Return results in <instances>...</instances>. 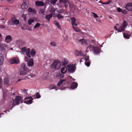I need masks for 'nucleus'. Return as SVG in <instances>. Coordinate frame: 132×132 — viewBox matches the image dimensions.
I'll return each instance as SVG.
<instances>
[{"label": "nucleus", "instance_id": "57", "mask_svg": "<svg viewBox=\"0 0 132 132\" xmlns=\"http://www.w3.org/2000/svg\"><path fill=\"white\" fill-rule=\"evenodd\" d=\"M2 81H1V80L0 79V88L1 87V85L2 84Z\"/></svg>", "mask_w": 132, "mask_h": 132}, {"label": "nucleus", "instance_id": "49", "mask_svg": "<svg viewBox=\"0 0 132 132\" xmlns=\"http://www.w3.org/2000/svg\"><path fill=\"white\" fill-rule=\"evenodd\" d=\"M0 28L4 29L6 28V26L4 25H0Z\"/></svg>", "mask_w": 132, "mask_h": 132}, {"label": "nucleus", "instance_id": "45", "mask_svg": "<svg viewBox=\"0 0 132 132\" xmlns=\"http://www.w3.org/2000/svg\"><path fill=\"white\" fill-rule=\"evenodd\" d=\"M30 99H30H33V98H32V97H31V96L27 97H26L25 98V99Z\"/></svg>", "mask_w": 132, "mask_h": 132}, {"label": "nucleus", "instance_id": "3", "mask_svg": "<svg viewBox=\"0 0 132 132\" xmlns=\"http://www.w3.org/2000/svg\"><path fill=\"white\" fill-rule=\"evenodd\" d=\"M29 3L28 0H24L23 3L21 5V8L24 10L27 9Z\"/></svg>", "mask_w": 132, "mask_h": 132}, {"label": "nucleus", "instance_id": "16", "mask_svg": "<svg viewBox=\"0 0 132 132\" xmlns=\"http://www.w3.org/2000/svg\"><path fill=\"white\" fill-rule=\"evenodd\" d=\"M44 3L42 2L41 1H36V5L38 6H44Z\"/></svg>", "mask_w": 132, "mask_h": 132}, {"label": "nucleus", "instance_id": "47", "mask_svg": "<svg viewBox=\"0 0 132 132\" xmlns=\"http://www.w3.org/2000/svg\"><path fill=\"white\" fill-rule=\"evenodd\" d=\"M122 13L124 14H126L127 13V11L126 10H123L122 11Z\"/></svg>", "mask_w": 132, "mask_h": 132}, {"label": "nucleus", "instance_id": "4", "mask_svg": "<svg viewBox=\"0 0 132 132\" xmlns=\"http://www.w3.org/2000/svg\"><path fill=\"white\" fill-rule=\"evenodd\" d=\"M14 100L15 104L16 105L19 104L20 103H22V98L20 96H16Z\"/></svg>", "mask_w": 132, "mask_h": 132}, {"label": "nucleus", "instance_id": "27", "mask_svg": "<svg viewBox=\"0 0 132 132\" xmlns=\"http://www.w3.org/2000/svg\"><path fill=\"white\" fill-rule=\"evenodd\" d=\"M34 21V19H30L28 20V23L29 25H30Z\"/></svg>", "mask_w": 132, "mask_h": 132}, {"label": "nucleus", "instance_id": "15", "mask_svg": "<svg viewBox=\"0 0 132 132\" xmlns=\"http://www.w3.org/2000/svg\"><path fill=\"white\" fill-rule=\"evenodd\" d=\"M7 47V45L5 44H0V49L1 51H4Z\"/></svg>", "mask_w": 132, "mask_h": 132}, {"label": "nucleus", "instance_id": "6", "mask_svg": "<svg viewBox=\"0 0 132 132\" xmlns=\"http://www.w3.org/2000/svg\"><path fill=\"white\" fill-rule=\"evenodd\" d=\"M92 49L93 51L95 54L99 53H100V49L98 47L93 46Z\"/></svg>", "mask_w": 132, "mask_h": 132}, {"label": "nucleus", "instance_id": "11", "mask_svg": "<svg viewBox=\"0 0 132 132\" xmlns=\"http://www.w3.org/2000/svg\"><path fill=\"white\" fill-rule=\"evenodd\" d=\"M68 71L70 73H73L74 72L75 69L73 65H68Z\"/></svg>", "mask_w": 132, "mask_h": 132}, {"label": "nucleus", "instance_id": "55", "mask_svg": "<svg viewBox=\"0 0 132 132\" xmlns=\"http://www.w3.org/2000/svg\"><path fill=\"white\" fill-rule=\"evenodd\" d=\"M24 79H19L17 81V82H18V81H20L21 80H24Z\"/></svg>", "mask_w": 132, "mask_h": 132}, {"label": "nucleus", "instance_id": "18", "mask_svg": "<svg viewBox=\"0 0 132 132\" xmlns=\"http://www.w3.org/2000/svg\"><path fill=\"white\" fill-rule=\"evenodd\" d=\"M12 40L11 37L10 35L7 36L5 38V40L7 42L9 43Z\"/></svg>", "mask_w": 132, "mask_h": 132}, {"label": "nucleus", "instance_id": "32", "mask_svg": "<svg viewBox=\"0 0 132 132\" xmlns=\"http://www.w3.org/2000/svg\"><path fill=\"white\" fill-rule=\"evenodd\" d=\"M27 50V49H26V47H23L21 49V51L23 54L25 53Z\"/></svg>", "mask_w": 132, "mask_h": 132}, {"label": "nucleus", "instance_id": "23", "mask_svg": "<svg viewBox=\"0 0 132 132\" xmlns=\"http://www.w3.org/2000/svg\"><path fill=\"white\" fill-rule=\"evenodd\" d=\"M79 42L81 43V44L82 45H86L87 44V41L86 40L84 39H80L79 40Z\"/></svg>", "mask_w": 132, "mask_h": 132}, {"label": "nucleus", "instance_id": "14", "mask_svg": "<svg viewBox=\"0 0 132 132\" xmlns=\"http://www.w3.org/2000/svg\"><path fill=\"white\" fill-rule=\"evenodd\" d=\"M27 65L28 67H32L34 65V62L32 59H30L29 61L28 62Z\"/></svg>", "mask_w": 132, "mask_h": 132}, {"label": "nucleus", "instance_id": "40", "mask_svg": "<svg viewBox=\"0 0 132 132\" xmlns=\"http://www.w3.org/2000/svg\"><path fill=\"white\" fill-rule=\"evenodd\" d=\"M45 11V9H40L39 11V13L41 14H43L44 13Z\"/></svg>", "mask_w": 132, "mask_h": 132}, {"label": "nucleus", "instance_id": "36", "mask_svg": "<svg viewBox=\"0 0 132 132\" xmlns=\"http://www.w3.org/2000/svg\"><path fill=\"white\" fill-rule=\"evenodd\" d=\"M68 63V61L67 60L64 59L63 63L62 65L65 66Z\"/></svg>", "mask_w": 132, "mask_h": 132}, {"label": "nucleus", "instance_id": "56", "mask_svg": "<svg viewBox=\"0 0 132 132\" xmlns=\"http://www.w3.org/2000/svg\"><path fill=\"white\" fill-rule=\"evenodd\" d=\"M114 28L116 30H118V29H117V27L116 26L114 27Z\"/></svg>", "mask_w": 132, "mask_h": 132}, {"label": "nucleus", "instance_id": "51", "mask_svg": "<svg viewBox=\"0 0 132 132\" xmlns=\"http://www.w3.org/2000/svg\"><path fill=\"white\" fill-rule=\"evenodd\" d=\"M22 90L23 92L24 93H26L28 91V90H27L25 89H22Z\"/></svg>", "mask_w": 132, "mask_h": 132}, {"label": "nucleus", "instance_id": "48", "mask_svg": "<svg viewBox=\"0 0 132 132\" xmlns=\"http://www.w3.org/2000/svg\"><path fill=\"white\" fill-rule=\"evenodd\" d=\"M117 11L118 12H122V9L120 8H118L117 9Z\"/></svg>", "mask_w": 132, "mask_h": 132}, {"label": "nucleus", "instance_id": "44", "mask_svg": "<svg viewBox=\"0 0 132 132\" xmlns=\"http://www.w3.org/2000/svg\"><path fill=\"white\" fill-rule=\"evenodd\" d=\"M55 11V10L54 9H52L50 11L51 14H52Z\"/></svg>", "mask_w": 132, "mask_h": 132}, {"label": "nucleus", "instance_id": "24", "mask_svg": "<svg viewBox=\"0 0 132 132\" xmlns=\"http://www.w3.org/2000/svg\"><path fill=\"white\" fill-rule=\"evenodd\" d=\"M53 15V14H50L49 15H46L45 18L47 19L48 21L49 22L50 21V19L52 17Z\"/></svg>", "mask_w": 132, "mask_h": 132}, {"label": "nucleus", "instance_id": "2", "mask_svg": "<svg viewBox=\"0 0 132 132\" xmlns=\"http://www.w3.org/2000/svg\"><path fill=\"white\" fill-rule=\"evenodd\" d=\"M61 64L58 60H56L54 61L53 64L51 65L52 68L55 69H58L60 68Z\"/></svg>", "mask_w": 132, "mask_h": 132}, {"label": "nucleus", "instance_id": "35", "mask_svg": "<svg viewBox=\"0 0 132 132\" xmlns=\"http://www.w3.org/2000/svg\"><path fill=\"white\" fill-rule=\"evenodd\" d=\"M64 80H60L57 84V86H59Z\"/></svg>", "mask_w": 132, "mask_h": 132}, {"label": "nucleus", "instance_id": "19", "mask_svg": "<svg viewBox=\"0 0 132 132\" xmlns=\"http://www.w3.org/2000/svg\"><path fill=\"white\" fill-rule=\"evenodd\" d=\"M67 70V68L66 67H64L61 69V72L62 73L64 74L65 73Z\"/></svg>", "mask_w": 132, "mask_h": 132}, {"label": "nucleus", "instance_id": "54", "mask_svg": "<svg viewBox=\"0 0 132 132\" xmlns=\"http://www.w3.org/2000/svg\"><path fill=\"white\" fill-rule=\"evenodd\" d=\"M56 88H57L56 87V86H54V87H53L52 88V89H56Z\"/></svg>", "mask_w": 132, "mask_h": 132}, {"label": "nucleus", "instance_id": "38", "mask_svg": "<svg viewBox=\"0 0 132 132\" xmlns=\"http://www.w3.org/2000/svg\"><path fill=\"white\" fill-rule=\"evenodd\" d=\"M50 44L52 46H56V44L55 42H53L50 43Z\"/></svg>", "mask_w": 132, "mask_h": 132}, {"label": "nucleus", "instance_id": "41", "mask_svg": "<svg viewBox=\"0 0 132 132\" xmlns=\"http://www.w3.org/2000/svg\"><path fill=\"white\" fill-rule=\"evenodd\" d=\"M40 25V24L39 23H37L34 26V28L35 29L39 27Z\"/></svg>", "mask_w": 132, "mask_h": 132}, {"label": "nucleus", "instance_id": "12", "mask_svg": "<svg viewBox=\"0 0 132 132\" xmlns=\"http://www.w3.org/2000/svg\"><path fill=\"white\" fill-rule=\"evenodd\" d=\"M15 100L13 99L10 102L9 106L10 108H11V110H12V109L13 108V106L15 105L16 104H15Z\"/></svg>", "mask_w": 132, "mask_h": 132}, {"label": "nucleus", "instance_id": "62", "mask_svg": "<svg viewBox=\"0 0 132 132\" xmlns=\"http://www.w3.org/2000/svg\"><path fill=\"white\" fill-rule=\"evenodd\" d=\"M109 18H110V19H112V18L111 17V16H109Z\"/></svg>", "mask_w": 132, "mask_h": 132}, {"label": "nucleus", "instance_id": "17", "mask_svg": "<svg viewBox=\"0 0 132 132\" xmlns=\"http://www.w3.org/2000/svg\"><path fill=\"white\" fill-rule=\"evenodd\" d=\"M57 0H46V2H45V4H46L47 3L50 2V3L53 4V5H55L56 3L57 2Z\"/></svg>", "mask_w": 132, "mask_h": 132}, {"label": "nucleus", "instance_id": "29", "mask_svg": "<svg viewBox=\"0 0 132 132\" xmlns=\"http://www.w3.org/2000/svg\"><path fill=\"white\" fill-rule=\"evenodd\" d=\"M36 53V52L35 51L34 49H32L31 51L30 52V54L32 56H34L35 54Z\"/></svg>", "mask_w": 132, "mask_h": 132}, {"label": "nucleus", "instance_id": "9", "mask_svg": "<svg viewBox=\"0 0 132 132\" xmlns=\"http://www.w3.org/2000/svg\"><path fill=\"white\" fill-rule=\"evenodd\" d=\"M126 8L129 11H132V3H129L126 6Z\"/></svg>", "mask_w": 132, "mask_h": 132}, {"label": "nucleus", "instance_id": "1", "mask_svg": "<svg viewBox=\"0 0 132 132\" xmlns=\"http://www.w3.org/2000/svg\"><path fill=\"white\" fill-rule=\"evenodd\" d=\"M30 71L29 69L26 67L25 65L23 63L21 65V67L19 70L20 74V75H23L27 74L28 76L30 75Z\"/></svg>", "mask_w": 132, "mask_h": 132}, {"label": "nucleus", "instance_id": "22", "mask_svg": "<svg viewBox=\"0 0 132 132\" xmlns=\"http://www.w3.org/2000/svg\"><path fill=\"white\" fill-rule=\"evenodd\" d=\"M30 50L29 48L27 49V50L26 52V55L29 57L30 58L31 57L30 54Z\"/></svg>", "mask_w": 132, "mask_h": 132}, {"label": "nucleus", "instance_id": "46", "mask_svg": "<svg viewBox=\"0 0 132 132\" xmlns=\"http://www.w3.org/2000/svg\"><path fill=\"white\" fill-rule=\"evenodd\" d=\"M37 94L36 95V97L38 98H40V95L39 94H38V93H37Z\"/></svg>", "mask_w": 132, "mask_h": 132}, {"label": "nucleus", "instance_id": "8", "mask_svg": "<svg viewBox=\"0 0 132 132\" xmlns=\"http://www.w3.org/2000/svg\"><path fill=\"white\" fill-rule=\"evenodd\" d=\"M75 53L76 55L78 56H86L82 52L78 50L75 51Z\"/></svg>", "mask_w": 132, "mask_h": 132}, {"label": "nucleus", "instance_id": "21", "mask_svg": "<svg viewBox=\"0 0 132 132\" xmlns=\"http://www.w3.org/2000/svg\"><path fill=\"white\" fill-rule=\"evenodd\" d=\"M28 11L29 12H32L33 14H35L36 13V12L35 9H32L31 8H29L28 9Z\"/></svg>", "mask_w": 132, "mask_h": 132}, {"label": "nucleus", "instance_id": "30", "mask_svg": "<svg viewBox=\"0 0 132 132\" xmlns=\"http://www.w3.org/2000/svg\"><path fill=\"white\" fill-rule=\"evenodd\" d=\"M54 24L59 29H60L61 28V26L59 24L58 22H57L56 21H54Z\"/></svg>", "mask_w": 132, "mask_h": 132}, {"label": "nucleus", "instance_id": "63", "mask_svg": "<svg viewBox=\"0 0 132 132\" xmlns=\"http://www.w3.org/2000/svg\"><path fill=\"white\" fill-rule=\"evenodd\" d=\"M116 25H117H117L118 26V25H119V24H117Z\"/></svg>", "mask_w": 132, "mask_h": 132}, {"label": "nucleus", "instance_id": "43", "mask_svg": "<svg viewBox=\"0 0 132 132\" xmlns=\"http://www.w3.org/2000/svg\"><path fill=\"white\" fill-rule=\"evenodd\" d=\"M85 65L88 67H89L90 66V62H85Z\"/></svg>", "mask_w": 132, "mask_h": 132}, {"label": "nucleus", "instance_id": "58", "mask_svg": "<svg viewBox=\"0 0 132 132\" xmlns=\"http://www.w3.org/2000/svg\"><path fill=\"white\" fill-rule=\"evenodd\" d=\"M109 3V2H107V3H104V4H108Z\"/></svg>", "mask_w": 132, "mask_h": 132}, {"label": "nucleus", "instance_id": "50", "mask_svg": "<svg viewBox=\"0 0 132 132\" xmlns=\"http://www.w3.org/2000/svg\"><path fill=\"white\" fill-rule=\"evenodd\" d=\"M89 56H87L85 57V59L86 61H87L88 60H89Z\"/></svg>", "mask_w": 132, "mask_h": 132}, {"label": "nucleus", "instance_id": "33", "mask_svg": "<svg viewBox=\"0 0 132 132\" xmlns=\"http://www.w3.org/2000/svg\"><path fill=\"white\" fill-rule=\"evenodd\" d=\"M68 4H69V8L70 9H73L74 7V5L72 3H70L69 2Z\"/></svg>", "mask_w": 132, "mask_h": 132}, {"label": "nucleus", "instance_id": "61", "mask_svg": "<svg viewBox=\"0 0 132 132\" xmlns=\"http://www.w3.org/2000/svg\"><path fill=\"white\" fill-rule=\"evenodd\" d=\"M99 2V3H102V2L101 1H100Z\"/></svg>", "mask_w": 132, "mask_h": 132}, {"label": "nucleus", "instance_id": "59", "mask_svg": "<svg viewBox=\"0 0 132 132\" xmlns=\"http://www.w3.org/2000/svg\"><path fill=\"white\" fill-rule=\"evenodd\" d=\"M82 59H81L80 60V63H81V62H82Z\"/></svg>", "mask_w": 132, "mask_h": 132}, {"label": "nucleus", "instance_id": "52", "mask_svg": "<svg viewBox=\"0 0 132 132\" xmlns=\"http://www.w3.org/2000/svg\"><path fill=\"white\" fill-rule=\"evenodd\" d=\"M25 60L26 61H28L29 60V58L27 57L26 56L25 57Z\"/></svg>", "mask_w": 132, "mask_h": 132}, {"label": "nucleus", "instance_id": "5", "mask_svg": "<svg viewBox=\"0 0 132 132\" xmlns=\"http://www.w3.org/2000/svg\"><path fill=\"white\" fill-rule=\"evenodd\" d=\"M13 23H10L11 21H9V24L13 25V24H18L19 23V20L16 19V18L14 16L12 17V18L11 21Z\"/></svg>", "mask_w": 132, "mask_h": 132}, {"label": "nucleus", "instance_id": "25", "mask_svg": "<svg viewBox=\"0 0 132 132\" xmlns=\"http://www.w3.org/2000/svg\"><path fill=\"white\" fill-rule=\"evenodd\" d=\"M124 25L120 27L118 29V31L119 32H121L122 31H123L125 30V26Z\"/></svg>", "mask_w": 132, "mask_h": 132}, {"label": "nucleus", "instance_id": "28", "mask_svg": "<svg viewBox=\"0 0 132 132\" xmlns=\"http://www.w3.org/2000/svg\"><path fill=\"white\" fill-rule=\"evenodd\" d=\"M1 59H0V66L2 65L3 63L4 57L3 55L1 56Z\"/></svg>", "mask_w": 132, "mask_h": 132}, {"label": "nucleus", "instance_id": "31", "mask_svg": "<svg viewBox=\"0 0 132 132\" xmlns=\"http://www.w3.org/2000/svg\"><path fill=\"white\" fill-rule=\"evenodd\" d=\"M33 99H30V100H28L27 101H25V103L27 104H31L32 103V100Z\"/></svg>", "mask_w": 132, "mask_h": 132}, {"label": "nucleus", "instance_id": "64", "mask_svg": "<svg viewBox=\"0 0 132 132\" xmlns=\"http://www.w3.org/2000/svg\"><path fill=\"white\" fill-rule=\"evenodd\" d=\"M1 117V114H0V117Z\"/></svg>", "mask_w": 132, "mask_h": 132}, {"label": "nucleus", "instance_id": "26", "mask_svg": "<svg viewBox=\"0 0 132 132\" xmlns=\"http://www.w3.org/2000/svg\"><path fill=\"white\" fill-rule=\"evenodd\" d=\"M123 37L129 39L130 37V35L128 33H125L123 34Z\"/></svg>", "mask_w": 132, "mask_h": 132}, {"label": "nucleus", "instance_id": "20", "mask_svg": "<svg viewBox=\"0 0 132 132\" xmlns=\"http://www.w3.org/2000/svg\"><path fill=\"white\" fill-rule=\"evenodd\" d=\"M78 86V84L75 82H73L72 83L71 86V88L72 89H73L76 88Z\"/></svg>", "mask_w": 132, "mask_h": 132}, {"label": "nucleus", "instance_id": "13", "mask_svg": "<svg viewBox=\"0 0 132 132\" xmlns=\"http://www.w3.org/2000/svg\"><path fill=\"white\" fill-rule=\"evenodd\" d=\"M70 20L71 21V24L72 26H77V24L76 23V19L74 17L71 18Z\"/></svg>", "mask_w": 132, "mask_h": 132}, {"label": "nucleus", "instance_id": "39", "mask_svg": "<svg viewBox=\"0 0 132 132\" xmlns=\"http://www.w3.org/2000/svg\"><path fill=\"white\" fill-rule=\"evenodd\" d=\"M73 28L76 31L79 32L80 30L77 27H75V26H72Z\"/></svg>", "mask_w": 132, "mask_h": 132}, {"label": "nucleus", "instance_id": "34", "mask_svg": "<svg viewBox=\"0 0 132 132\" xmlns=\"http://www.w3.org/2000/svg\"><path fill=\"white\" fill-rule=\"evenodd\" d=\"M56 16L59 19H61L63 18V16L61 14H57Z\"/></svg>", "mask_w": 132, "mask_h": 132}, {"label": "nucleus", "instance_id": "7", "mask_svg": "<svg viewBox=\"0 0 132 132\" xmlns=\"http://www.w3.org/2000/svg\"><path fill=\"white\" fill-rule=\"evenodd\" d=\"M60 3H62L64 4V7L66 8L68 6V3L69 2L67 0H59Z\"/></svg>", "mask_w": 132, "mask_h": 132}, {"label": "nucleus", "instance_id": "37", "mask_svg": "<svg viewBox=\"0 0 132 132\" xmlns=\"http://www.w3.org/2000/svg\"><path fill=\"white\" fill-rule=\"evenodd\" d=\"M4 84H5L7 85L9 83V81L7 79H5L4 81Z\"/></svg>", "mask_w": 132, "mask_h": 132}, {"label": "nucleus", "instance_id": "42", "mask_svg": "<svg viewBox=\"0 0 132 132\" xmlns=\"http://www.w3.org/2000/svg\"><path fill=\"white\" fill-rule=\"evenodd\" d=\"M92 14H93V16L95 18H97L98 17V16L97 15V14L93 12H92Z\"/></svg>", "mask_w": 132, "mask_h": 132}, {"label": "nucleus", "instance_id": "53", "mask_svg": "<svg viewBox=\"0 0 132 132\" xmlns=\"http://www.w3.org/2000/svg\"><path fill=\"white\" fill-rule=\"evenodd\" d=\"M14 0H7V1L10 2H13Z\"/></svg>", "mask_w": 132, "mask_h": 132}, {"label": "nucleus", "instance_id": "10", "mask_svg": "<svg viewBox=\"0 0 132 132\" xmlns=\"http://www.w3.org/2000/svg\"><path fill=\"white\" fill-rule=\"evenodd\" d=\"M19 62V60L16 58H14L10 61V63L11 64L18 63Z\"/></svg>", "mask_w": 132, "mask_h": 132}, {"label": "nucleus", "instance_id": "60", "mask_svg": "<svg viewBox=\"0 0 132 132\" xmlns=\"http://www.w3.org/2000/svg\"><path fill=\"white\" fill-rule=\"evenodd\" d=\"M15 94H16V93H15V92H14V93H13V94L14 95H15Z\"/></svg>", "mask_w": 132, "mask_h": 132}]
</instances>
